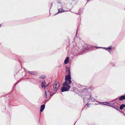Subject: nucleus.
<instances>
[{
    "label": "nucleus",
    "mask_w": 125,
    "mask_h": 125,
    "mask_svg": "<svg viewBox=\"0 0 125 125\" xmlns=\"http://www.w3.org/2000/svg\"><path fill=\"white\" fill-rule=\"evenodd\" d=\"M67 71L68 73V74L65 77V81L64 82H66L68 84H70L72 82L71 80V74L70 69L69 68H67L66 70V71Z\"/></svg>",
    "instance_id": "f257e3e1"
},
{
    "label": "nucleus",
    "mask_w": 125,
    "mask_h": 125,
    "mask_svg": "<svg viewBox=\"0 0 125 125\" xmlns=\"http://www.w3.org/2000/svg\"><path fill=\"white\" fill-rule=\"evenodd\" d=\"M62 85L63 87L61 89V91L62 92L68 91L70 87V86L67 84L66 82L63 83Z\"/></svg>",
    "instance_id": "f03ea898"
},
{
    "label": "nucleus",
    "mask_w": 125,
    "mask_h": 125,
    "mask_svg": "<svg viewBox=\"0 0 125 125\" xmlns=\"http://www.w3.org/2000/svg\"><path fill=\"white\" fill-rule=\"evenodd\" d=\"M59 87V84L58 83H55V85L53 86L54 90L55 91H56L57 90Z\"/></svg>",
    "instance_id": "7ed1b4c3"
},
{
    "label": "nucleus",
    "mask_w": 125,
    "mask_h": 125,
    "mask_svg": "<svg viewBox=\"0 0 125 125\" xmlns=\"http://www.w3.org/2000/svg\"><path fill=\"white\" fill-rule=\"evenodd\" d=\"M28 72L30 74L32 75H36L38 74V73L34 71H28Z\"/></svg>",
    "instance_id": "20e7f679"
},
{
    "label": "nucleus",
    "mask_w": 125,
    "mask_h": 125,
    "mask_svg": "<svg viewBox=\"0 0 125 125\" xmlns=\"http://www.w3.org/2000/svg\"><path fill=\"white\" fill-rule=\"evenodd\" d=\"M45 83L44 81V82H42L41 86L42 88H43V87L45 88L47 86H48L49 84V83H48L47 85H45Z\"/></svg>",
    "instance_id": "39448f33"
},
{
    "label": "nucleus",
    "mask_w": 125,
    "mask_h": 125,
    "mask_svg": "<svg viewBox=\"0 0 125 125\" xmlns=\"http://www.w3.org/2000/svg\"><path fill=\"white\" fill-rule=\"evenodd\" d=\"M45 105L44 104L42 105L41 106L40 112H42V111L45 108Z\"/></svg>",
    "instance_id": "423d86ee"
},
{
    "label": "nucleus",
    "mask_w": 125,
    "mask_h": 125,
    "mask_svg": "<svg viewBox=\"0 0 125 125\" xmlns=\"http://www.w3.org/2000/svg\"><path fill=\"white\" fill-rule=\"evenodd\" d=\"M69 58L68 57H67L65 60L64 61V63L65 64H67L69 61Z\"/></svg>",
    "instance_id": "0eeeda50"
},
{
    "label": "nucleus",
    "mask_w": 125,
    "mask_h": 125,
    "mask_svg": "<svg viewBox=\"0 0 125 125\" xmlns=\"http://www.w3.org/2000/svg\"><path fill=\"white\" fill-rule=\"evenodd\" d=\"M125 99V96H122L119 98V100H122Z\"/></svg>",
    "instance_id": "6e6552de"
},
{
    "label": "nucleus",
    "mask_w": 125,
    "mask_h": 125,
    "mask_svg": "<svg viewBox=\"0 0 125 125\" xmlns=\"http://www.w3.org/2000/svg\"><path fill=\"white\" fill-rule=\"evenodd\" d=\"M64 11H64V10H62V8H60L58 9V13H61L62 12Z\"/></svg>",
    "instance_id": "1a4fd4ad"
},
{
    "label": "nucleus",
    "mask_w": 125,
    "mask_h": 125,
    "mask_svg": "<svg viewBox=\"0 0 125 125\" xmlns=\"http://www.w3.org/2000/svg\"><path fill=\"white\" fill-rule=\"evenodd\" d=\"M125 107V105L124 104H122L120 105V109L121 110H122L123 108Z\"/></svg>",
    "instance_id": "9d476101"
},
{
    "label": "nucleus",
    "mask_w": 125,
    "mask_h": 125,
    "mask_svg": "<svg viewBox=\"0 0 125 125\" xmlns=\"http://www.w3.org/2000/svg\"><path fill=\"white\" fill-rule=\"evenodd\" d=\"M106 50L107 51H108L109 52H110V51L111 50V47L110 46H109L108 47L106 48Z\"/></svg>",
    "instance_id": "9b49d317"
},
{
    "label": "nucleus",
    "mask_w": 125,
    "mask_h": 125,
    "mask_svg": "<svg viewBox=\"0 0 125 125\" xmlns=\"http://www.w3.org/2000/svg\"><path fill=\"white\" fill-rule=\"evenodd\" d=\"M45 93L46 97H47V96H49L50 93L48 91H47V92H45Z\"/></svg>",
    "instance_id": "f8f14e48"
},
{
    "label": "nucleus",
    "mask_w": 125,
    "mask_h": 125,
    "mask_svg": "<svg viewBox=\"0 0 125 125\" xmlns=\"http://www.w3.org/2000/svg\"><path fill=\"white\" fill-rule=\"evenodd\" d=\"M46 77V76L45 75H42L40 77V78L42 79H44Z\"/></svg>",
    "instance_id": "ddd939ff"
},
{
    "label": "nucleus",
    "mask_w": 125,
    "mask_h": 125,
    "mask_svg": "<svg viewBox=\"0 0 125 125\" xmlns=\"http://www.w3.org/2000/svg\"><path fill=\"white\" fill-rule=\"evenodd\" d=\"M104 104L109 106H110V104L107 102H104Z\"/></svg>",
    "instance_id": "4468645a"
},
{
    "label": "nucleus",
    "mask_w": 125,
    "mask_h": 125,
    "mask_svg": "<svg viewBox=\"0 0 125 125\" xmlns=\"http://www.w3.org/2000/svg\"><path fill=\"white\" fill-rule=\"evenodd\" d=\"M89 48V46H87L85 48V49L86 50H88Z\"/></svg>",
    "instance_id": "2eb2a0df"
},
{
    "label": "nucleus",
    "mask_w": 125,
    "mask_h": 125,
    "mask_svg": "<svg viewBox=\"0 0 125 125\" xmlns=\"http://www.w3.org/2000/svg\"><path fill=\"white\" fill-rule=\"evenodd\" d=\"M89 0H87V1H89Z\"/></svg>",
    "instance_id": "dca6fc26"
},
{
    "label": "nucleus",
    "mask_w": 125,
    "mask_h": 125,
    "mask_svg": "<svg viewBox=\"0 0 125 125\" xmlns=\"http://www.w3.org/2000/svg\"><path fill=\"white\" fill-rule=\"evenodd\" d=\"M1 25H0V27Z\"/></svg>",
    "instance_id": "f3484780"
}]
</instances>
